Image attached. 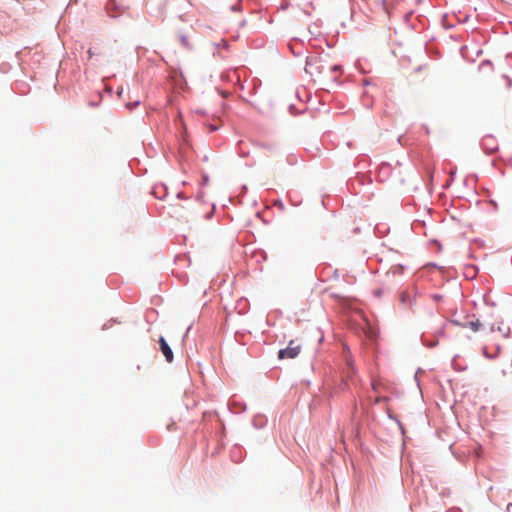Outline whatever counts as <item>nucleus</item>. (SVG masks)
<instances>
[{"label": "nucleus", "instance_id": "423d86ee", "mask_svg": "<svg viewBox=\"0 0 512 512\" xmlns=\"http://www.w3.org/2000/svg\"><path fill=\"white\" fill-rule=\"evenodd\" d=\"M182 43H183L184 45H187V40H186V38H185V37H183V38H182Z\"/></svg>", "mask_w": 512, "mask_h": 512}, {"label": "nucleus", "instance_id": "20e7f679", "mask_svg": "<svg viewBox=\"0 0 512 512\" xmlns=\"http://www.w3.org/2000/svg\"><path fill=\"white\" fill-rule=\"evenodd\" d=\"M481 326H482V324L480 323L479 320L469 321V322L463 324V327L469 328L473 332H477Z\"/></svg>", "mask_w": 512, "mask_h": 512}, {"label": "nucleus", "instance_id": "39448f33", "mask_svg": "<svg viewBox=\"0 0 512 512\" xmlns=\"http://www.w3.org/2000/svg\"><path fill=\"white\" fill-rule=\"evenodd\" d=\"M330 68H331V70H333V71H337V70H338V66H336V65L331 66Z\"/></svg>", "mask_w": 512, "mask_h": 512}, {"label": "nucleus", "instance_id": "f257e3e1", "mask_svg": "<svg viewBox=\"0 0 512 512\" xmlns=\"http://www.w3.org/2000/svg\"><path fill=\"white\" fill-rule=\"evenodd\" d=\"M323 60L320 57H310L307 59L305 71L310 75L322 74L324 72Z\"/></svg>", "mask_w": 512, "mask_h": 512}, {"label": "nucleus", "instance_id": "f03ea898", "mask_svg": "<svg viewBox=\"0 0 512 512\" xmlns=\"http://www.w3.org/2000/svg\"><path fill=\"white\" fill-rule=\"evenodd\" d=\"M300 351H301V346L299 344H297L295 340H291L289 342V345L287 348L281 349L278 352V358L279 359H285V358L294 359L295 357H297L299 355Z\"/></svg>", "mask_w": 512, "mask_h": 512}, {"label": "nucleus", "instance_id": "6e6552de", "mask_svg": "<svg viewBox=\"0 0 512 512\" xmlns=\"http://www.w3.org/2000/svg\"><path fill=\"white\" fill-rule=\"evenodd\" d=\"M88 53H89V55H90V57H91V56H92V54H93V51H91V49H89V50H88Z\"/></svg>", "mask_w": 512, "mask_h": 512}, {"label": "nucleus", "instance_id": "7ed1b4c3", "mask_svg": "<svg viewBox=\"0 0 512 512\" xmlns=\"http://www.w3.org/2000/svg\"><path fill=\"white\" fill-rule=\"evenodd\" d=\"M159 344H160V349H161L166 361L172 362L173 361V352H172L170 346L168 345V343L166 342V340L164 339V337H160Z\"/></svg>", "mask_w": 512, "mask_h": 512}, {"label": "nucleus", "instance_id": "0eeeda50", "mask_svg": "<svg viewBox=\"0 0 512 512\" xmlns=\"http://www.w3.org/2000/svg\"><path fill=\"white\" fill-rule=\"evenodd\" d=\"M210 130H211V131H214V130H216V127H215V126H213V125H211V126H210Z\"/></svg>", "mask_w": 512, "mask_h": 512}]
</instances>
